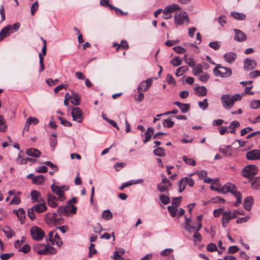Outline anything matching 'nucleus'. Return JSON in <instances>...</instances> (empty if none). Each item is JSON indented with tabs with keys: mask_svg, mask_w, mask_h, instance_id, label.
Segmentation results:
<instances>
[{
	"mask_svg": "<svg viewBox=\"0 0 260 260\" xmlns=\"http://www.w3.org/2000/svg\"><path fill=\"white\" fill-rule=\"evenodd\" d=\"M230 147V146L220 147L219 149L220 152L223 153L225 156H230L231 155Z\"/></svg>",
	"mask_w": 260,
	"mask_h": 260,
	"instance_id": "c03bdc74",
	"label": "nucleus"
},
{
	"mask_svg": "<svg viewBox=\"0 0 260 260\" xmlns=\"http://www.w3.org/2000/svg\"><path fill=\"white\" fill-rule=\"evenodd\" d=\"M55 230H53L52 231H50L48 235V237L46 238L47 242H50L52 245H54V242H53V238L54 236V233H55Z\"/></svg>",
	"mask_w": 260,
	"mask_h": 260,
	"instance_id": "603ef678",
	"label": "nucleus"
},
{
	"mask_svg": "<svg viewBox=\"0 0 260 260\" xmlns=\"http://www.w3.org/2000/svg\"><path fill=\"white\" fill-rule=\"evenodd\" d=\"M21 203V200L19 197L15 196L12 199L10 205H19Z\"/></svg>",
	"mask_w": 260,
	"mask_h": 260,
	"instance_id": "e2e57ef3",
	"label": "nucleus"
},
{
	"mask_svg": "<svg viewBox=\"0 0 260 260\" xmlns=\"http://www.w3.org/2000/svg\"><path fill=\"white\" fill-rule=\"evenodd\" d=\"M59 119L60 121L61 124L65 126L71 127L72 126V123L67 121L65 118L61 117H59Z\"/></svg>",
	"mask_w": 260,
	"mask_h": 260,
	"instance_id": "69168bd1",
	"label": "nucleus"
},
{
	"mask_svg": "<svg viewBox=\"0 0 260 260\" xmlns=\"http://www.w3.org/2000/svg\"><path fill=\"white\" fill-rule=\"evenodd\" d=\"M169 187L164 184H157V188L159 191L162 192L167 191L169 189Z\"/></svg>",
	"mask_w": 260,
	"mask_h": 260,
	"instance_id": "338daca9",
	"label": "nucleus"
},
{
	"mask_svg": "<svg viewBox=\"0 0 260 260\" xmlns=\"http://www.w3.org/2000/svg\"><path fill=\"white\" fill-rule=\"evenodd\" d=\"M246 157L249 160L260 159V150L253 149L248 151L245 154Z\"/></svg>",
	"mask_w": 260,
	"mask_h": 260,
	"instance_id": "f8f14e48",
	"label": "nucleus"
},
{
	"mask_svg": "<svg viewBox=\"0 0 260 260\" xmlns=\"http://www.w3.org/2000/svg\"><path fill=\"white\" fill-rule=\"evenodd\" d=\"M213 73L215 76L227 78L232 75V71L229 68L222 67L220 64H217L216 68L213 70Z\"/></svg>",
	"mask_w": 260,
	"mask_h": 260,
	"instance_id": "423d86ee",
	"label": "nucleus"
},
{
	"mask_svg": "<svg viewBox=\"0 0 260 260\" xmlns=\"http://www.w3.org/2000/svg\"><path fill=\"white\" fill-rule=\"evenodd\" d=\"M235 32L234 39L238 42H242L246 40L247 35L242 30L235 28L233 29Z\"/></svg>",
	"mask_w": 260,
	"mask_h": 260,
	"instance_id": "4468645a",
	"label": "nucleus"
},
{
	"mask_svg": "<svg viewBox=\"0 0 260 260\" xmlns=\"http://www.w3.org/2000/svg\"><path fill=\"white\" fill-rule=\"evenodd\" d=\"M184 60L185 62L191 68L194 67L196 64L193 58L191 57H188L187 55H184Z\"/></svg>",
	"mask_w": 260,
	"mask_h": 260,
	"instance_id": "58836bf2",
	"label": "nucleus"
},
{
	"mask_svg": "<svg viewBox=\"0 0 260 260\" xmlns=\"http://www.w3.org/2000/svg\"><path fill=\"white\" fill-rule=\"evenodd\" d=\"M173 49L176 53L179 54H184L186 52V49L180 46L174 47Z\"/></svg>",
	"mask_w": 260,
	"mask_h": 260,
	"instance_id": "09e8293b",
	"label": "nucleus"
},
{
	"mask_svg": "<svg viewBox=\"0 0 260 260\" xmlns=\"http://www.w3.org/2000/svg\"><path fill=\"white\" fill-rule=\"evenodd\" d=\"M181 8L177 4H171L166 6L163 10L162 18L164 19H168L172 17V14L180 10Z\"/></svg>",
	"mask_w": 260,
	"mask_h": 260,
	"instance_id": "0eeeda50",
	"label": "nucleus"
},
{
	"mask_svg": "<svg viewBox=\"0 0 260 260\" xmlns=\"http://www.w3.org/2000/svg\"><path fill=\"white\" fill-rule=\"evenodd\" d=\"M32 183L36 185H42L45 181V177L42 175L34 176L32 179Z\"/></svg>",
	"mask_w": 260,
	"mask_h": 260,
	"instance_id": "c85d7f7f",
	"label": "nucleus"
},
{
	"mask_svg": "<svg viewBox=\"0 0 260 260\" xmlns=\"http://www.w3.org/2000/svg\"><path fill=\"white\" fill-rule=\"evenodd\" d=\"M65 97H68L71 100V103L75 106H78L80 104V98L79 95L75 92L72 91L71 95H70L69 93H67Z\"/></svg>",
	"mask_w": 260,
	"mask_h": 260,
	"instance_id": "aec40b11",
	"label": "nucleus"
},
{
	"mask_svg": "<svg viewBox=\"0 0 260 260\" xmlns=\"http://www.w3.org/2000/svg\"><path fill=\"white\" fill-rule=\"evenodd\" d=\"M236 57V54L232 52L226 53L223 55V58L225 61L230 63L234 62Z\"/></svg>",
	"mask_w": 260,
	"mask_h": 260,
	"instance_id": "393cba45",
	"label": "nucleus"
},
{
	"mask_svg": "<svg viewBox=\"0 0 260 260\" xmlns=\"http://www.w3.org/2000/svg\"><path fill=\"white\" fill-rule=\"evenodd\" d=\"M162 125L165 127L171 128L174 125V122L168 118L163 120Z\"/></svg>",
	"mask_w": 260,
	"mask_h": 260,
	"instance_id": "49530a36",
	"label": "nucleus"
},
{
	"mask_svg": "<svg viewBox=\"0 0 260 260\" xmlns=\"http://www.w3.org/2000/svg\"><path fill=\"white\" fill-rule=\"evenodd\" d=\"M102 216L104 219L106 220H109L113 218V216L112 213L110 211V210L107 209L104 210L103 212Z\"/></svg>",
	"mask_w": 260,
	"mask_h": 260,
	"instance_id": "c9c22d12",
	"label": "nucleus"
},
{
	"mask_svg": "<svg viewBox=\"0 0 260 260\" xmlns=\"http://www.w3.org/2000/svg\"><path fill=\"white\" fill-rule=\"evenodd\" d=\"M178 185L179 186V191L181 192L185 189L186 185H187V177H184L180 180L179 181Z\"/></svg>",
	"mask_w": 260,
	"mask_h": 260,
	"instance_id": "e433bc0d",
	"label": "nucleus"
},
{
	"mask_svg": "<svg viewBox=\"0 0 260 260\" xmlns=\"http://www.w3.org/2000/svg\"><path fill=\"white\" fill-rule=\"evenodd\" d=\"M159 199L161 201V202L165 205L168 204L170 202L169 197L165 194L160 195Z\"/></svg>",
	"mask_w": 260,
	"mask_h": 260,
	"instance_id": "864d4df0",
	"label": "nucleus"
},
{
	"mask_svg": "<svg viewBox=\"0 0 260 260\" xmlns=\"http://www.w3.org/2000/svg\"><path fill=\"white\" fill-rule=\"evenodd\" d=\"M174 21L178 25H182L185 21L188 22V15L186 12L184 11L176 12L174 15Z\"/></svg>",
	"mask_w": 260,
	"mask_h": 260,
	"instance_id": "9b49d317",
	"label": "nucleus"
},
{
	"mask_svg": "<svg viewBox=\"0 0 260 260\" xmlns=\"http://www.w3.org/2000/svg\"><path fill=\"white\" fill-rule=\"evenodd\" d=\"M33 209H35L37 212L42 213L46 211L47 207L45 203H40L35 205L33 206Z\"/></svg>",
	"mask_w": 260,
	"mask_h": 260,
	"instance_id": "cd10ccee",
	"label": "nucleus"
},
{
	"mask_svg": "<svg viewBox=\"0 0 260 260\" xmlns=\"http://www.w3.org/2000/svg\"><path fill=\"white\" fill-rule=\"evenodd\" d=\"M198 105L201 109L203 110H206L208 107L207 100L206 99H204L203 101L199 102Z\"/></svg>",
	"mask_w": 260,
	"mask_h": 260,
	"instance_id": "3c124183",
	"label": "nucleus"
},
{
	"mask_svg": "<svg viewBox=\"0 0 260 260\" xmlns=\"http://www.w3.org/2000/svg\"><path fill=\"white\" fill-rule=\"evenodd\" d=\"M231 14L235 19L238 20H243L246 18V15L242 13L233 11L231 13Z\"/></svg>",
	"mask_w": 260,
	"mask_h": 260,
	"instance_id": "72a5a7b5",
	"label": "nucleus"
},
{
	"mask_svg": "<svg viewBox=\"0 0 260 260\" xmlns=\"http://www.w3.org/2000/svg\"><path fill=\"white\" fill-rule=\"evenodd\" d=\"M210 188L212 190L216 191L223 194H225L228 192H230L237 199L236 202L234 204L235 206H238L241 203V193L240 192L237 190V187L234 184L227 183L222 187H216L213 185H211Z\"/></svg>",
	"mask_w": 260,
	"mask_h": 260,
	"instance_id": "f257e3e1",
	"label": "nucleus"
},
{
	"mask_svg": "<svg viewBox=\"0 0 260 260\" xmlns=\"http://www.w3.org/2000/svg\"><path fill=\"white\" fill-rule=\"evenodd\" d=\"M182 158V160L185 162V163L188 165L194 166L196 164V161L194 159L189 158L186 155L183 156Z\"/></svg>",
	"mask_w": 260,
	"mask_h": 260,
	"instance_id": "4c0bfd02",
	"label": "nucleus"
},
{
	"mask_svg": "<svg viewBox=\"0 0 260 260\" xmlns=\"http://www.w3.org/2000/svg\"><path fill=\"white\" fill-rule=\"evenodd\" d=\"M199 80L203 82H206L209 78V74L207 73L204 72L202 75H199Z\"/></svg>",
	"mask_w": 260,
	"mask_h": 260,
	"instance_id": "bf43d9fd",
	"label": "nucleus"
},
{
	"mask_svg": "<svg viewBox=\"0 0 260 260\" xmlns=\"http://www.w3.org/2000/svg\"><path fill=\"white\" fill-rule=\"evenodd\" d=\"M171 63L174 67H178L182 64V60L179 56H177L171 60Z\"/></svg>",
	"mask_w": 260,
	"mask_h": 260,
	"instance_id": "37998d69",
	"label": "nucleus"
},
{
	"mask_svg": "<svg viewBox=\"0 0 260 260\" xmlns=\"http://www.w3.org/2000/svg\"><path fill=\"white\" fill-rule=\"evenodd\" d=\"M242 95L235 94L233 95L225 94H223L221 98V101L223 107L226 109H230L237 101H239L242 99Z\"/></svg>",
	"mask_w": 260,
	"mask_h": 260,
	"instance_id": "7ed1b4c3",
	"label": "nucleus"
},
{
	"mask_svg": "<svg viewBox=\"0 0 260 260\" xmlns=\"http://www.w3.org/2000/svg\"><path fill=\"white\" fill-rule=\"evenodd\" d=\"M3 231L5 234L6 236L8 238H11L14 235V232L11 229L9 226H5L3 229Z\"/></svg>",
	"mask_w": 260,
	"mask_h": 260,
	"instance_id": "ea45409f",
	"label": "nucleus"
},
{
	"mask_svg": "<svg viewBox=\"0 0 260 260\" xmlns=\"http://www.w3.org/2000/svg\"><path fill=\"white\" fill-rule=\"evenodd\" d=\"M167 208L172 217H174L177 215L178 210L176 207L173 206H169Z\"/></svg>",
	"mask_w": 260,
	"mask_h": 260,
	"instance_id": "a18cd8bd",
	"label": "nucleus"
},
{
	"mask_svg": "<svg viewBox=\"0 0 260 260\" xmlns=\"http://www.w3.org/2000/svg\"><path fill=\"white\" fill-rule=\"evenodd\" d=\"M13 253H3L1 255L0 258L2 260H8L13 256Z\"/></svg>",
	"mask_w": 260,
	"mask_h": 260,
	"instance_id": "774afa93",
	"label": "nucleus"
},
{
	"mask_svg": "<svg viewBox=\"0 0 260 260\" xmlns=\"http://www.w3.org/2000/svg\"><path fill=\"white\" fill-rule=\"evenodd\" d=\"M26 154L30 156L39 157L41 154V152L35 148H29L26 151Z\"/></svg>",
	"mask_w": 260,
	"mask_h": 260,
	"instance_id": "bb28decb",
	"label": "nucleus"
},
{
	"mask_svg": "<svg viewBox=\"0 0 260 260\" xmlns=\"http://www.w3.org/2000/svg\"><path fill=\"white\" fill-rule=\"evenodd\" d=\"M224 209L223 208L215 209L213 211V215L215 217H219L221 215H222Z\"/></svg>",
	"mask_w": 260,
	"mask_h": 260,
	"instance_id": "680f3d73",
	"label": "nucleus"
},
{
	"mask_svg": "<svg viewBox=\"0 0 260 260\" xmlns=\"http://www.w3.org/2000/svg\"><path fill=\"white\" fill-rule=\"evenodd\" d=\"M120 48H122L124 50L127 49L128 48V44L127 42L124 40L121 41V43L118 44V47L116 48V51H118Z\"/></svg>",
	"mask_w": 260,
	"mask_h": 260,
	"instance_id": "8fccbe9b",
	"label": "nucleus"
},
{
	"mask_svg": "<svg viewBox=\"0 0 260 260\" xmlns=\"http://www.w3.org/2000/svg\"><path fill=\"white\" fill-rule=\"evenodd\" d=\"M39 119L36 117H29L27 118L26 123L25 125V128L26 127V125L28 124L27 126L28 127L29 125L31 124H32L34 125H36L37 123H39Z\"/></svg>",
	"mask_w": 260,
	"mask_h": 260,
	"instance_id": "a19ab883",
	"label": "nucleus"
},
{
	"mask_svg": "<svg viewBox=\"0 0 260 260\" xmlns=\"http://www.w3.org/2000/svg\"><path fill=\"white\" fill-rule=\"evenodd\" d=\"M173 104L177 106L181 110L182 113H187L190 109V104L181 103L179 102H174Z\"/></svg>",
	"mask_w": 260,
	"mask_h": 260,
	"instance_id": "412c9836",
	"label": "nucleus"
},
{
	"mask_svg": "<svg viewBox=\"0 0 260 260\" xmlns=\"http://www.w3.org/2000/svg\"><path fill=\"white\" fill-rule=\"evenodd\" d=\"M30 246L28 244H24L22 248L19 249V252H23L24 253H27L30 250Z\"/></svg>",
	"mask_w": 260,
	"mask_h": 260,
	"instance_id": "052dcab7",
	"label": "nucleus"
},
{
	"mask_svg": "<svg viewBox=\"0 0 260 260\" xmlns=\"http://www.w3.org/2000/svg\"><path fill=\"white\" fill-rule=\"evenodd\" d=\"M51 188L52 191L58 196L61 201H63L65 199L64 191L61 190V187L57 185H52Z\"/></svg>",
	"mask_w": 260,
	"mask_h": 260,
	"instance_id": "6ab92c4d",
	"label": "nucleus"
},
{
	"mask_svg": "<svg viewBox=\"0 0 260 260\" xmlns=\"http://www.w3.org/2000/svg\"><path fill=\"white\" fill-rule=\"evenodd\" d=\"M257 171L258 168L255 165H249L242 169V175L245 178H250L256 175Z\"/></svg>",
	"mask_w": 260,
	"mask_h": 260,
	"instance_id": "9d476101",
	"label": "nucleus"
},
{
	"mask_svg": "<svg viewBox=\"0 0 260 260\" xmlns=\"http://www.w3.org/2000/svg\"><path fill=\"white\" fill-rule=\"evenodd\" d=\"M154 133L153 129L152 127H148L147 131L145 132L144 135L145 137V139L143 140V142L146 143L150 140L152 135Z\"/></svg>",
	"mask_w": 260,
	"mask_h": 260,
	"instance_id": "2f4dec72",
	"label": "nucleus"
},
{
	"mask_svg": "<svg viewBox=\"0 0 260 260\" xmlns=\"http://www.w3.org/2000/svg\"><path fill=\"white\" fill-rule=\"evenodd\" d=\"M13 212L17 215L20 223L23 224L26 217V213L24 209L20 208L18 210H14Z\"/></svg>",
	"mask_w": 260,
	"mask_h": 260,
	"instance_id": "f3484780",
	"label": "nucleus"
},
{
	"mask_svg": "<svg viewBox=\"0 0 260 260\" xmlns=\"http://www.w3.org/2000/svg\"><path fill=\"white\" fill-rule=\"evenodd\" d=\"M250 107L251 109H257L260 108V100H254L251 102Z\"/></svg>",
	"mask_w": 260,
	"mask_h": 260,
	"instance_id": "6e6d98bb",
	"label": "nucleus"
},
{
	"mask_svg": "<svg viewBox=\"0 0 260 260\" xmlns=\"http://www.w3.org/2000/svg\"><path fill=\"white\" fill-rule=\"evenodd\" d=\"M153 153L154 155L161 157L165 155V151L162 147H157L153 150Z\"/></svg>",
	"mask_w": 260,
	"mask_h": 260,
	"instance_id": "79ce46f5",
	"label": "nucleus"
},
{
	"mask_svg": "<svg viewBox=\"0 0 260 260\" xmlns=\"http://www.w3.org/2000/svg\"><path fill=\"white\" fill-rule=\"evenodd\" d=\"M30 232L32 238L36 241L42 240L45 236L44 231L37 226H32Z\"/></svg>",
	"mask_w": 260,
	"mask_h": 260,
	"instance_id": "1a4fd4ad",
	"label": "nucleus"
},
{
	"mask_svg": "<svg viewBox=\"0 0 260 260\" xmlns=\"http://www.w3.org/2000/svg\"><path fill=\"white\" fill-rule=\"evenodd\" d=\"M253 204V198L252 197H248L244 200L243 207L245 210L250 211Z\"/></svg>",
	"mask_w": 260,
	"mask_h": 260,
	"instance_id": "b1692460",
	"label": "nucleus"
},
{
	"mask_svg": "<svg viewBox=\"0 0 260 260\" xmlns=\"http://www.w3.org/2000/svg\"><path fill=\"white\" fill-rule=\"evenodd\" d=\"M189 68L186 66H183L178 68L176 70L175 75L177 77L182 76L185 72L188 70Z\"/></svg>",
	"mask_w": 260,
	"mask_h": 260,
	"instance_id": "f704fd0d",
	"label": "nucleus"
},
{
	"mask_svg": "<svg viewBox=\"0 0 260 260\" xmlns=\"http://www.w3.org/2000/svg\"><path fill=\"white\" fill-rule=\"evenodd\" d=\"M251 187L253 189H260V177H256L250 180Z\"/></svg>",
	"mask_w": 260,
	"mask_h": 260,
	"instance_id": "a878e982",
	"label": "nucleus"
},
{
	"mask_svg": "<svg viewBox=\"0 0 260 260\" xmlns=\"http://www.w3.org/2000/svg\"><path fill=\"white\" fill-rule=\"evenodd\" d=\"M34 211H35V210L33 209V207L27 210V215L31 220H33L36 218V215L34 213Z\"/></svg>",
	"mask_w": 260,
	"mask_h": 260,
	"instance_id": "13d9d810",
	"label": "nucleus"
},
{
	"mask_svg": "<svg viewBox=\"0 0 260 260\" xmlns=\"http://www.w3.org/2000/svg\"><path fill=\"white\" fill-rule=\"evenodd\" d=\"M237 212V210H235L233 212L230 210L224 211L221 218L222 226L223 228L226 227L228 223L231 219L237 217L236 215V213Z\"/></svg>",
	"mask_w": 260,
	"mask_h": 260,
	"instance_id": "6e6552de",
	"label": "nucleus"
},
{
	"mask_svg": "<svg viewBox=\"0 0 260 260\" xmlns=\"http://www.w3.org/2000/svg\"><path fill=\"white\" fill-rule=\"evenodd\" d=\"M209 46L215 50H218L220 47V44L218 41L210 42Z\"/></svg>",
	"mask_w": 260,
	"mask_h": 260,
	"instance_id": "4d7b16f0",
	"label": "nucleus"
},
{
	"mask_svg": "<svg viewBox=\"0 0 260 260\" xmlns=\"http://www.w3.org/2000/svg\"><path fill=\"white\" fill-rule=\"evenodd\" d=\"M7 129V125L3 116L0 115V132H5Z\"/></svg>",
	"mask_w": 260,
	"mask_h": 260,
	"instance_id": "de8ad7c7",
	"label": "nucleus"
},
{
	"mask_svg": "<svg viewBox=\"0 0 260 260\" xmlns=\"http://www.w3.org/2000/svg\"><path fill=\"white\" fill-rule=\"evenodd\" d=\"M57 212L60 215L69 216L71 214H75L77 212V207L73 205L67 204L60 206L57 209Z\"/></svg>",
	"mask_w": 260,
	"mask_h": 260,
	"instance_id": "39448f33",
	"label": "nucleus"
},
{
	"mask_svg": "<svg viewBox=\"0 0 260 260\" xmlns=\"http://www.w3.org/2000/svg\"><path fill=\"white\" fill-rule=\"evenodd\" d=\"M192 68V73L194 76H198L199 74L203 73V67L201 65V63L195 64Z\"/></svg>",
	"mask_w": 260,
	"mask_h": 260,
	"instance_id": "7c9ffc66",
	"label": "nucleus"
},
{
	"mask_svg": "<svg viewBox=\"0 0 260 260\" xmlns=\"http://www.w3.org/2000/svg\"><path fill=\"white\" fill-rule=\"evenodd\" d=\"M30 195L33 202H39L40 201L41 199V196L40 192L34 190L31 191Z\"/></svg>",
	"mask_w": 260,
	"mask_h": 260,
	"instance_id": "473e14b6",
	"label": "nucleus"
},
{
	"mask_svg": "<svg viewBox=\"0 0 260 260\" xmlns=\"http://www.w3.org/2000/svg\"><path fill=\"white\" fill-rule=\"evenodd\" d=\"M56 213H48L45 215V220L46 223L49 225L55 224V217Z\"/></svg>",
	"mask_w": 260,
	"mask_h": 260,
	"instance_id": "4be33fe9",
	"label": "nucleus"
},
{
	"mask_svg": "<svg viewBox=\"0 0 260 260\" xmlns=\"http://www.w3.org/2000/svg\"><path fill=\"white\" fill-rule=\"evenodd\" d=\"M202 228V223L201 222H198L197 223H194V225H191V223H189L186 224H184L183 226L184 229L187 231L189 233H191V230H194L195 231H199Z\"/></svg>",
	"mask_w": 260,
	"mask_h": 260,
	"instance_id": "a211bd4d",
	"label": "nucleus"
},
{
	"mask_svg": "<svg viewBox=\"0 0 260 260\" xmlns=\"http://www.w3.org/2000/svg\"><path fill=\"white\" fill-rule=\"evenodd\" d=\"M194 92L198 96H205L207 94V89L205 86H199L194 88Z\"/></svg>",
	"mask_w": 260,
	"mask_h": 260,
	"instance_id": "c756f323",
	"label": "nucleus"
},
{
	"mask_svg": "<svg viewBox=\"0 0 260 260\" xmlns=\"http://www.w3.org/2000/svg\"><path fill=\"white\" fill-rule=\"evenodd\" d=\"M206 249L210 252H214L217 251V248L216 245L212 243H211L207 245Z\"/></svg>",
	"mask_w": 260,
	"mask_h": 260,
	"instance_id": "5fc2aeb1",
	"label": "nucleus"
},
{
	"mask_svg": "<svg viewBox=\"0 0 260 260\" xmlns=\"http://www.w3.org/2000/svg\"><path fill=\"white\" fill-rule=\"evenodd\" d=\"M20 23L16 22L13 25H8L4 27L0 32V41L9 36L11 34L17 31L20 28Z\"/></svg>",
	"mask_w": 260,
	"mask_h": 260,
	"instance_id": "20e7f679",
	"label": "nucleus"
},
{
	"mask_svg": "<svg viewBox=\"0 0 260 260\" xmlns=\"http://www.w3.org/2000/svg\"><path fill=\"white\" fill-rule=\"evenodd\" d=\"M71 115L74 120L79 123L83 121V117L82 116V110L79 108H73Z\"/></svg>",
	"mask_w": 260,
	"mask_h": 260,
	"instance_id": "ddd939ff",
	"label": "nucleus"
},
{
	"mask_svg": "<svg viewBox=\"0 0 260 260\" xmlns=\"http://www.w3.org/2000/svg\"><path fill=\"white\" fill-rule=\"evenodd\" d=\"M143 182V180L142 179L132 180L125 183H122L119 188L120 190H123L125 187L129 186L134 184L141 183Z\"/></svg>",
	"mask_w": 260,
	"mask_h": 260,
	"instance_id": "5701e85b",
	"label": "nucleus"
},
{
	"mask_svg": "<svg viewBox=\"0 0 260 260\" xmlns=\"http://www.w3.org/2000/svg\"><path fill=\"white\" fill-rule=\"evenodd\" d=\"M33 250L38 254L43 255H54L57 252V250L50 245L40 243L35 244Z\"/></svg>",
	"mask_w": 260,
	"mask_h": 260,
	"instance_id": "f03ea898",
	"label": "nucleus"
},
{
	"mask_svg": "<svg viewBox=\"0 0 260 260\" xmlns=\"http://www.w3.org/2000/svg\"><path fill=\"white\" fill-rule=\"evenodd\" d=\"M153 82L152 78H149L142 81L137 87L139 91H146L151 86Z\"/></svg>",
	"mask_w": 260,
	"mask_h": 260,
	"instance_id": "2eb2a0df",
	"label": "nucleus"
},
{
	"mask_svg": "<svg viewBox=\"0 0 260 260\" xmlns=\"http://www.w3.org/2000/svg\"><path fill=\"white\" fill-rule=\"evenodd\" d=\"M181 199L182 198L181 197H178V198H173V201H172V206H173L177 208L180 205V203L181 201Z\"/></svg>",
	"mask_w": 260,
	"mask_h": 260,
	"instance_id": "0e129e2a",
	"label": "nucleus"
},
{
	"mask_svg": "<svg viewBox=\"0 0 260 260\" xmlns=\"http://www.w3.org/2000/svg\"><path fill=\"white\" fill-rule=\"evenodd\" d=\"M244 69L245 71H250L254 69L257 65L256 61L254 59L247 58L244 60Z\"/></svg>",
	"mask_w": 260,
	"mask_h": 260,
	"instance_id": "dca6fc26",
	"label": "nucleus"
}]
</instances>
